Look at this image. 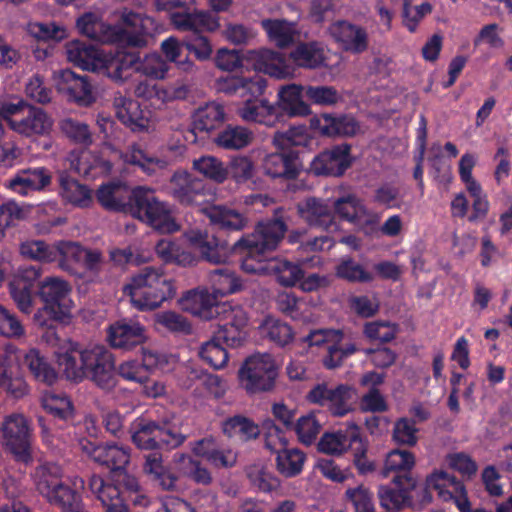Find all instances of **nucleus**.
Listing matches in <instances>:
<instances>
[{"label": "nucleus", "mask_w": 512, "mask_h": 512, "mask_svg": "<svg viewBox=\"0 0 512 512\" xmlns=\"http://www.w3.org/2000/svg\"><path fill=\"white\" fill-rule=\"evenodd\" d=\"M56 360L65 378L80 383L87 379L104 391L117 385L115 357L103 345L82 348L70 343L56 353Z\"/></svg>", "instance_id": "nucleus-1"}, {"label": "nucleus", "mask_w": 512, "mask_h": 512, "mask_svg": "<svg viewBox=\"0 0 512 512\" xmlns=\"http://www.w3.org/2000/svg\"><path fill=\"white\" fill-rule=\"evenodd\" d=\"M79 32L99 43L117 44L123 47H145L156 30L155 20L142 13L124 8L118 23H104L96 14L88 12L77 19Z\"/></svg>", "instance_id": "nucleus-2"}, {"label": "nucleus", "mask_w": 512, "mask_h": 512, "mask_svg": "<svg viewBox=\"0 0 512 512\" xmlns=\"http://www.w3.org/2000/svg\"><path fill=\"white\" fill-rule=\"evenodd\" d=\"M266 86V79L259 73L250 77L231 76L218 82L220 91L243 99V105L238 109L243 120L274 127L279 123V114L274 104L261 98Z\"/></svg>", "instance_id": "nucleus-3"}, {"label": "nucleus", "mask_w": 512, "mask_h": 512, "mask_svg": "<svg viewBox=\"0 0 512 512\" xmlns=\"http://www.w3.org/2000/svg\"><path fill=\"white\" fill-rule=\"evenodd\" d=\"M124 292L127 293L134 307L141 311L154 310L176 294L174 281L160 268L146 266L135 274Z\"/></svg>", "instance_id": "nucleus-4"}, {"label": "nucleus", "mask_w": 512, "mask_h": 512, "mask_svg": "<svg viewBox=\"0 0 512 512\" xmlns=\"http://www.w3.org/2000/svg\"><path fill=\"white\" fill-rule=\"evenodd\" d=\"M219 21V17L204 10L171 14L173 26L179 31L188 32L183 37L185 50L199 61L210 59L213 53L210 39L202 33L216 31L220 27Z\"/></svg>", "instance_id": "nucleus-5"}, {"label": "nucleus", "mask_w": 512, "mask_h": 512, "mask_svg": "<svg viewBox=\"0 0 512 512\" xmlns=\"http://www.w3.org/2000/svg\"><path fill=\"white\" fill-rule=\"evenodd\" d=\"M31 478L37 492L50 504L59 507L63 512H78L81 494L69 484L63 482V471L54 462H43L35 467Z\"/></svg>", "instance_id": "nucleus-6"}, {"label": "nucleus", "mask_w": 512, "mask_h": 512, "mask_svg": "<svg viewBox=\"0 0 512 512\" xmlns=\"http://www.w3.org/2000/svg\"><path fill=\"white\" fill-rule=\"evenodd\" d=\"M288 227L285 221L277 217L257 223L253 233L242 235L233 243L234 255L240 256V263L247 258L268 259L266 254L274 251L284 239Z\"/></svg>", "instance_id": "nucleus-7"}, {"label": "nucleus", "mask_w": 512, "mask_h": 512, "mask_svg": "<svg viewBox=\"0 0 512 512\" xmlns=\"http://www.w3.org/2000/svg\"><path fill=\"white\" fill-rule=\"evenodd\" d=\"M71 289L69 284L58 277H46L37 285V294L44 306L34 314V322L52 328L54 322L63 321L70 316Z\"/></svg>", "instance_id": "nucleus-8"}, {"label": "nucleus", "mask_w": 512, "mask_h": 512, "mask_svg": "<svg viewBox=\"0 0 512 512\" xmlns=\"http://www.w3.org/2000/svg\"><path fill=\"white\" fill-rule=\"evenodd\" d=\"M129 211L162 234H171L180 228L169 205L160 201L153 190L140 186L133 189L129 194Z\"/></svg>", "instance_id": "nucleus-9"}, {"label": "nucleus", "mask_w": 512, "mask_h": 512, "mask_svg": "<svg viewBox=\"0 0 512 512\" xmlns=\"http://www.w3.org/2000/svg\"><path fill=\"white\" fill-rule=\"evenodd\" d=\"M131 439L141 450H170L182 445L186 436L168 421L157 422L142 416L132 423Z\"/></svg>", "instance_id": "nucleus-10"}, {"label": "nucleus", "mask_w": 512, "mask_h": 512, "mask_svg": "<svg viewBox=\"0 0 512 512\" xmlns=\"http://www.w3.org/2000/svg\"><path fill=\"white\" fill-rule=\"evenodd\" d=\"M89 488L101 502L104 512H129L122 494L124 491L137 493L140 485L136 477L123 469L113 474V482L105 481L99 475H92Z\"/></svg>", "instance_id": "nucleus-11"}, {"label": "nucleus", "mask_w": 512, "mask_h": 512, "mask_svg": "<svg viewBox=\"0 0 512 512\" xmlns=\"http://www.w3.org/2000/svg\"><path fill=\"white\" fill-rule=\"evenodd\" d=\"M277 376V367L270 354L248 357L238 372L239 383L249 394L271 391Z\"/></svg>", "instance_id": "nucleus-12"}, {"label": "nucleus", "mask_w": 512, "mask_h": 512, "mask_svg": "<svg viewBox=\"0 0 512 512\" xmlns=\"http://www.w3.org/2000/svg\"><path fill=\"white\" fill-rule=\"evenodd\" d=\"M0 434L3 447L16 461L27 464L32 460L31 428L24 415L14 413L6 416Z\"/></svg>", "instance_id": "nucleus-13"}, {"label": "nucleus", "mask_w": 512, "mask_h": 512, "mask_svg": "<svg viewBox=\"0 0 512 512\" xmlns=\"http://www.w3.org/2000/svg\"><path fill=\"white\" fill-rule=\"evenodd\" d=\"M242 270L248 274H272L279 284L285 287L294 286L303 278V269L300 264L280 258L242 260Z\"/></svg>", "instance_id": "nucleus-14"}, {"label": "nucleus", "mask_w": 512, "mask_h": 512, "mask_svg": "<svg viewBox=\"0 0 512 512\" xmlns=\"http://www.w3.org/2000/svg\"><path fill=\"white\" fill-rule=\"evenodd\" d=\"M417 479L410 474L394 475L391 484L380 485L377 496L382 508L387 511H400L414 506L413 491Z\"/></svg>", "instance_id": "nucleus-15"}, {"label": "nucleus", "mask_w": 512, "mask_h": 512, "mask_svg": "<svg viewBox=\"0 0 512 512\" xmlns=\"http://www.w3.org/2000/svg\"><path fill=\"white\" fill-rule=\"evenodd\" d=\"M169 194L183 206H201L208 201L203 180L186 171H176L169 182Z\"/></svg>", "instance_id": "nucleus-16"}, {"label": "nucleus", "mask_w": 512, "mask_h": 512, "mask_svg": "<svg viewBox=\"0 0 512 512\" xmlns=\"http://www.w3.org/2000/svg\"><path fill=\"white\" fill-rule=\"evenodd\" d=\"M306 399L309 403L327 407L334 416H344L351 410V388L345 384L330 387L326 383H318L308 392Z\"/></svg>", "instance_id": "nucleus-17"}, {"label": "nucleus", "mask_w": 512, "mask_h": 512, "mask_svg": "<svg viewBox=\"0 0 512 512\" xmlns=\"http://www.w3.org/2000/svg\"><path fill=\"white\" fill-rule=\"evenodd\" d=\"M351 146L335 145L314 157L310 164V172L316 176H342L352 165Z\"/></svg>", "instance_id": "nucleus-18"}, {"label": "nucleus", "mask_w": 512, "mask_h": 512, "mask_svg": "<svg viewBox=\"0 0 512 512\" xmlns=\"http://www.w3.org/2000/svg\"><path fill=\"white\" fill-rule=\"evenodd\" d=\"M189 243L199 250L201 258L211 264H224L234 255L233 244L221 235H211L199 230H191L186 234Z\"/></svg>", "instance_id": "nucleus-19"}, {"label": "nucleus", "mask_w": 512, "mask_h": 512, "mask_svg": "<svg viewBox=\"0 0 512 512\" xmlns=\"http://www.w3.org/2000/svg\"><path fill=\"white\" fill-rule=\"evenodd\" d=\"M426 486L437 491L443 501L453 500L459 512L473 511L464 484L455 476L445 471H436L427 477Z\"/></svg>", "instance_id": "nucleus-20"}, {"label": "nucleus", "mask_w": 512, "mask_h": 512, "mask_svg": "<svg viewBox=\"0 0 512 512\" xmlns=\"http://www.w3.org/2000/svg\"><path fill=\"white\" fill-rule=\"evenodd\" d=\"M147 339L145 327L138 321L123 318L109 325L107 341L112 348L129 351Z\"/></svg>", "instance_id": "nucleus-21"}, {"label": "nucleus", "mask_w": 512, "mask_h": 512, "mask_svg": "<svg viewBox=\"0 0 512 512\" xmlns=\"http://www.w3.org/2000/svg\"><path fill=\"white\" fill-rule=\"evenodd\" d=\"M301 168L299 152L295 149L267 154L262 161L264 174L272 179L295 180Z\"/></svg>", "instance_id": "nucleus-22"}, {"label": "nucleus", "mask_w": 512, "mask_h": 512, "mask_svg": "<svg viewBox=\"0 0 512 512\" xmlns=\"http://www.w3.org/2000/svg\"><path fill=\"white\" fill-rule=\"evenodd\" d=\"M225 119L226 113L223 104L211 101L200 106L192 116L191 128L184 135L185 141L191 144L196 143L198 133L209 134L219 128Z\"/></svg>", "instance_id": "nucleus-23"}, {"label": "nucleus", "mask_w": 512, "mask_h": 512, "mask_svg": "<svg viewBox=\"0 0 512 512\" xmlns=\"http://www.w3.org/2000/svg\"><path fill=\"white\" fill-rule=\"evenodd\" d=\"M298 216L310 227L323 231L337 228L331 207L322 199L307 197L296 205Z\"/></svg>", "instance_id": "nucleus-24"}, {"label": "nucleus", "mask_w": 512, "mask_h": 512, "mask_svg": "<svg viewBox=\"0 0 512 512\" xmlns=\"http://www.w3.org/2000/svg\"><path fill=\"white\" fill-rule=\"evenodd\" d=\"M329 33L345 51L358 54L368 48L366 29L347 20H338L332 23L329 27Z\"/></svg>", "instance_id": "nucleus-25"}, {"label": "nucleus", "mask_w": 512, "mask_h": 512, "mask_svg": "<svg viewBox=\"0 0 512 512\" xmlns=\"http://www.w3.org/2000/svg\"><path fill=\"white\" fill-rule=\"evenodd\" d=\"M57 88L69 99L81 106H89L95 101L92 86L86 75L76 74L71 69H62L57 80Z\"/></svg>", "instance_id": "nucleus-26"}, {"label": "nucleus", "mask_w": 512, "mask_h": 512, "mask_svg": "<svg viewBox=\"0 0 512 512\" xmlns=\"http://www.w3.org/2000/svg\"><path fill=\"white\" fill-rule=\"evenodd\" d=\"M305 87L290 84L278 91V101L274 104L279 114V123L286 117L307 116L311 113L310 106L303 100Z\"/></svg>", "instance_id": "nucleus-27"}, {"label": "nucleus", "mask_w": 512, "mask_h": 512, "mask_svg": "<svg viewBox=\"0 0 512 512\" xmlns=\"http://www.w3.org/2000/svg\"><path fill=\"white\" fill-rule=\"evenodd\" d=\"M51 179V173L45 167L28 168L18 171L6 181L5 186L21 196H27L31 192L44 190L50 185Z\"/></svg>", "instance_id": "nucleus-28"}, {"label": "nucleus", "mask_w": 512, "mask_h": 512, "mask_svg": "<svg viewBox=\"0 0 512 512\" xmlns=\"http://www.w3.org/2000/svg\"><path fill=\"white\" fill-rule=\"evenodd\" d=\"M182 310L197 316L203 320H211L216 318L217 309H222L224 305H219L220 302L216 296L209 293L207 290L193 289L187 291L179 300Z\"/></svg>", "instance_id": "nucleus-29"}, {"label": "nucleus", "mask_w": 512, "mask_h": 512, "mask_svg": "<svg viewBox=\"0 0 512 512\" xmlns=\"http://www.w3.org/2000/svg\"><path fill=\"white\" fill-rule=\"evenodd\" d=\"M311 125L319 132L328 137H353L360 130V124L354 116L341 114H322L311 120Z\"/></svg>", "instance_id": "nucleus-30"}, {"label": "nucleus", "mask_w": 512, "mask_h": 512, "mask_svg": "<svg viewBox=\"0 0 512 512\" xmlns=\"http://www.w3.org/2000/svg\"><path fill=\"white\" fill-rule=\"evenodd\" d=\"M40 277V269L30 266L23 269L9 284L10 295L20 311L30 313L34 282Z\"/></svg>", "instance_id": "nucleus-31"}, {"label": "nucleus", "mask_w": 512, "mask_h": 512, "mask_svg": "<svg viewBox=\"0 0 512 512\" xmlns=\"http://www.w3.org/2000/svg\"><path fill=\"white\" fill-rule=\"evenodd\" d=\"M249 59L257 72H263L277 79H284L291 75V68L280 52L270 49L249 51Z\"/></svg>", "instance_id": "nucleus-32"}, {"label": "nucleus", "mask_w": 512, "mask_h": 512, "mask_svg": "<svg viewBox=\"0 0 512 512\" xmlns=\"http://www.w3.org/2000/svg\"><path fill=\"white\" fill-rule=\"evenodd\" d=\"M14 125V131L21 135L45 136L52 130L53 120L42 108L29 105L21 119L14 121Z\"/></svg>", "instance_id": "nucleus-33"}, {"label": "nucleus", "mask_w": 512, "mask_h": 512, "mask_svg": "<svg viewBox=\"0 0 512 512\" xmlns=\"http://www.w3.org/2000/svg\"><path fill=\"white\" fill-rule=\"evenodd\" d=\"M113 105L118 120L133 132H140L147 128L148 119L144 116L138 101L119 95L114 98Z\"/></svg>", "instance_id": "nucleus-34"}, {"label": "nucleus", "mask_w": 512, "mask_h": 512, "mask_svg": "<svg viewBox=\"0 0 512 512\" xmlns=\"http://www.w3.org/2000/svg\"><path fill=\"white\" fill-rule=\"evenodd\" d=\"M211 224L221 231H240L247 226L248 219L240 212L224 205L203 208Z\"/></svg>", "instance_id": "nucleus-35"}, {"label": "nucleus", "mask_w": 512, "mask_h": 512, "mask_svg": "<svg viewBox=\"0 0 512 512\" xmlns=\"http://www.w3.org/2000/svg\"><path fill=\"white\" fill-rule=\"evenodd\" d=\"M58 181L60 195L66 202L79 208H87L92 204V190L87 185L81 184L67 172H61Z\"/></svg>", "instance_id": "nucleus-36"}, {"label": "nucleus", "mask_w": 512, "mask_h": 512, "mask_svg": "<svg viewBox=\"0 0 512 512\" xmlns=\"http://www.w3.org/2000/svg\"><path fill=\"white\" fill-rule=\"evenodd\" d=\"M67 59L86 71H95L101 60L99 50L92 44L71 40L66 44Z\"/></svg>", "instance_id": "nucleus-37"}, {"label": "nucleus", "mask_w": 512, "mask_h": 512, "mask_svg": "<svg viewBox=\"0 0 512 512\" xmlns=\"http://www.w3.org/2000/svg\"><path fill=\"white\" fill-rule=\"evenodd\" d=\"M261 27L266 32L268 39L279 48L289 47L294 43L297 33L294 23L285 19H263Z\"/></svg>", "instance_id": "nucleus-38"}, {"label": "nucleus", "mask_w": 512, "mask_h": 512, "mask_svg": "<svg viewBox=\"0 0 512 512\" xmlns=\"http://www.w3.org/2000/svg\"><path fill=\"white\" fill-rule=\"evenodd\" d=\"M125 192L126 188L122 183L109 182L98 188L96 198L106 210L122 212L129 209V195L124 196Z\"/></svg>", "instance_id": "nucleus-39"}, {"label": "nucleus", "mask_w": 512, "mask_h": 512, "mask_svg": "<svg viewBox=\"0 0 512 512\" xmlns=\"http://www.w3.org/2000/svg\"><path fill=\"white\" fill-rule=\"evenodd\" d=\"M290 58L299 67L316 69L324 64V49L317 41L301 42L290 52Z\"/></svg>", "instance_id": "nucleus-40"}, {"label": "nucleus", "mask_w": 512, "mask_h": 512, "mask_svg": "<svg viewBox=\"0 0 512 512\" xmlns=\"http://www.w3.org/2000/svg\"><path fill=\"white\" fill-rule=\"evenodd\" d=\"M222 432L229 438L248 442L260 435V428L252 419L238 414L222 422Z\"/></svg>", "instance_id": "nucleus-41"}, {"label": "nucleus", "mask_w": 512, "mask_h": 512, "mask_svg": "<svg viewBox=\"0 0 512 512\" xmlns=\"http://www.w3.org/2000/svg\"><path fill=\"white\" fill-rule=\"evenodd\" d=\"M23 365L37 381L48 386L53 385L58 379L56 370L37 349L32 348L24 354Z\"/></svg>", "instance_id": "nucleus-42"}, {"label": "nucleus", "mask_w": 512, "mask_h": 512, "mask_svg": "<svg viewBox=\"0 0 512 512\" xmlns=\"http://www.w3.org/2000/svg\"><path fill=\"white\" fill-rule=\"evenodd\" d=\"M120 47V45H118ZM126 49L127 47L121 46ZM139 52L118 50L107 65L109 75L117 80L128 79L133 72L138 73Z\"/></svg>", "instance_id": "nucleus-43"}, {"label": "nucleus", "mask_w": 512, "mask_h": 512, "mask_svg": "<svg viewBox=\"0 0 512 512\" xmlns=\"http://www.w3.org/2000/svg\"><path fill=\"white\" fill-rule=\"evenodd\" d=\"M253 139L252 132L239 125H227L214 138V142L220 148L226 150H239L248 146Z\"/></svg>", "instance_id": "nucleus-44"}, {"label": "nucleus", "mask_w": 512, "mask_h": 512, "mask_svg": "<svg viewBox=\"0 0 512 512\" xmlns=\"http://www.w3.org/2000/svg\"><path fill=\"white\" fill-rule=\"evenodd\" d=\"M130 461L129 449L123 446L105 444L96 450L95 462L109 468L113 474L125 469Z\"/></svg>", "instance_id": "nucleus-45"}, {"label": "nucleus", "mask_w": 512, "mask_h": 512, "mask_svg": "<svg viewBox=\"0 0 512 512\" xmlns=\"http://www.w3.org/2000/svg\"><path fill=\"white\" fill-rule=\"evenodd\" d=\"M360 430L357 426H354L346 432H335L324 434L319 443L318 449L320 452L334 455L341 454L346 450H351L352 436H360Z\"/></svg>", "instance_id": "nucleus-46"}, {"label": "nucleus", "mask_w": 512, "mask_h": 512, "mask_svg": "<svg viewBox=\"0 0 512 512\" xmlns=\"http://www.w3.org/2000/svg\"><path fill=\"white\" fill-rule=\"evenodd\" d=\"M415 465V456L412 452L401 449L390 451L385 459L384 467L380 470V476L387 478L390 472L395 475L410 474Z\"/></svg>", "instance_id": "nucleus-47"}, {"label": "nucleus", "mask_w": 512, "mask_h": 512, "mask_svg": "<svg viewBox=\"0 0 512 512\" xmlns=\"http://www.w3.org/2000/svg\"><path fill=\"white\" fill-rule=\"evenodd\" d=\"M57 250L56 261L58 266L69 273L76 271V265L82 262L85 256V249L76 242L59 241L55 244Z\"/></svg>", "instance_id": "nucleus-48"}, {"label": "nucleus", "mask_w": 512, "mask_h": 512, "mask_svg": "<svg viewBox=\"0 0 512 512\" xmlns=\"http://www.w3.org/2000/svg\"><path fill=\"white\" fill-rule=\"evenodd\" d=\"M306 455L296 448H286L276 455V469L285 478H293L303 470Z\"/></svg>", "instance_id": "nucleus-49"}, {"label": "nucleus", "mask_w": 512, "mask_h": 512, "mask_svg": "<svg viewBox=\"0 0 512 512\" xmlns=\"http://www.w3.org/2000/svg\"><path fill=\"white\" fill-rule=\"evenodd\" d=\"M335 275L350 283H370L374 280L373 274L350 256L340 259L335 267Z\"/></svg>", "instance_id": "nucleus-50"}, {"label": "nucleus", "mask_w": 512, "mask_h": 512, "mask_svg": "<svg viewBox=\"0 0 512 512\" xmlns=\"http://www.w3.org/2000/svg\"><path fill=\"white\" fill-rule=\"evenodd\" d=\"M309 135L305 125L292 126L286 131H277L273 136L272 143L279 150L304 147L309 143Z\"/></svg>", "instance_id": "nucleus-51"}, {"label": "nucleus", "mask_w": 512, "mask_h": 512, "mask_svg": "<svg viewBox=\"0 0 512 512\" xmlns=\"http://www.w3.org/2000/svg\"><path fill=\"white\" fill-rule=\"evenodd\" d=\"M192 167L204 177L219 184L229 176L228 167L220 159L210 155L194 159Z\"/></svg>", "instance_id": "nucleus-52"}, {"label": "nucleus", "mask_w": 512, "mask_h": 512, "mask_svg": "<svg viewBox=\"0 0 512 512\" xmlns=\"http://www.w3.org/2000/svg\"><path fill=\"white\" fill-rule=\"evenodd\" d=\"M213 295L225 296L238 292L242 288L239 278L228 268H217L210 273Z\"/></svg>", "instance_id": "nucleus-53"}, {"label": "nucleus", "mask_w": 512, "mask_h": 512, "mask_svg": "<svg viewBox=\"0 0 512 512\" xmlns=\"http://www.w3.org/2000/svg\"><path fill=\"white\" fill-rule=\"evenodd\" d=\"M20 253L23 257L44 263L56 261L57 250L55 244H49L44 240H27L20 244Z\"/></svg>", "instance_id": "nucleus-54"}, {"label": "nucleus", "mask_w": 512, "mask_h": 512, "mask_svg": "<svg viewBox=\"0 0 512 512\" xmlns=\"http://www.w3.org/2000/svg\"><path fill=\"white\" fill-rule=\"evenodd\" d=\"M360 349L356 343H342V340H334L327 346V354L323 357V365L327 369H335L342 366L343 362L358 352Z\"/></svg>", "instance_id": "nucleus-55"}, {"label": "nucleus", "mask_w": 512, "mask_h": 512, "mask_svg": "<svg viewBox=\"0 0 512 512\" xmlns=\"http://www.w3.org/2000/svg\"><path fill=\"white\" fill-rule=\"evenodd\" d=\"M334 211L341 219L357 225L360 215L365 212V207L355 195L348 194L334 202Z\"/></svg>", "instance_id": "nucleus-56"}, {"label": "nucleus", "mask_w": 512, "mask_h": 512, "mask_svg": "<svg viewBox=\"0 0 512 512\" xmlns=\"http://www.w3.org/2000/svg\"><path fill=\"white\" fill-rule=\"evenodd\" d=\"M351 443V454H352V462L356 467L358 474L362 476H366L374 471H376V464L374 461H371L367 457L368 444L367 441L363 440L360 436H352Z\"/></svg>", "instance_id": "nucleus-57"}, {"label": "nucleus", "mask_w": 512, "mask_h": 512, "mask_svg": "<svg viewBox=\"0 0 512 512\" xmlns=\"http://www.w3.org/2000/svg\"><path fill=\"white\" fill-rule=\"evenodd\" d=\"M61 132L72 142L88 146L92 143L89 126L73 118L62 119L59 123Z\"/></svg>", "instance_id": "nucleus-58"}, {"label": "nucleus", "mask_w": 512, "mask_h": 512, "mask_svg": "<svg viewBox=\"0 0 512 512\" xmlns=\"http://www.w3.org/2000/svg\"><path fill=\"white\" fill-rule=\"evenodd\" d=\"M199 356L214 369L223 368L229 359L226 347L214 338L202 344Z\"/></svg>", "instance_id": "nucleus-59"}, {"label": "nucleus", "mask_w": 512, "mask_h": 512, "mask_svg": "<svg viewBox=\"0 0 512 512\" xmlns=\"http://www.w3.org/2000/svg\"><path fill=\"white\" fill-rule=\"evenodd\" d=\"M345 499L352 505L354 512H375L374 495L364 485L348 488Z\"/></svg>", "instance_id": "nucleus-60"}, {"label": "nucleus", "mask_w": 512, "mask_h": 512, "mask_svg": "<svg viewBox=\"0 0 512 512\" xmlns=\"http://www.w3.org/2000/svg\"><path fill=\"white\" fill-rule=\"evenodd\" d=\"M125 162L138 166L143 172L152 175L157 168H162L165 162L157 157L149 156L144 150L132 146L125 154Z\"/></svg>", "instance_id": "nucleus-61"}, {"label": "nucleus", "mask_w": 512, "mask_h": 512, "mask_svg": "<svg viewBox=\"0 0 512 512\" xmlns=\"http://www.w3.org/2000/svg\"><path fill=\"white\" fill-rule=\"evenodd\" d=\"M418 431L415 420L402 417L394 423L392 439L398 445L412 447L418 442Z\"/></svg>", "instance_id": "nucleus-62"}, {"label": "nucleus", "mask_w": 512, "mask_h": 512, "mask_svg": "<svg viewBox=\"0 0 512 512\" xmlns=\"http://www.w3.org/2000/svg\"><path fill=\"white\" fill-rule=\"evenodd\" d=\"M304 96L312 104L320 106H333L341 99V94L333 86H305Z\"/></svg>", "instance_id": "nucleus-63"}, {"label": "nucleus", "mask_w": 512, "mask_h": 512, "mask_svg": "<svg viewBox=\"0 0 512 512\" xmlns=\"http://www.w3.org/2000/svg\"><path fill=\"white\" fill-rule=\"evenodd\" d=\"M363 334L370 341L389 343L396 337L397 326L387 321L367 322L363 327Z\"/></svg>", "instance_id": "nucleus-64"}]
</instances>
